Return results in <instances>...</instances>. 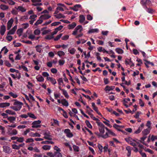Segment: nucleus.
Here are the masks:
<instances>
[{
	"instance_id": "obj_1",
	"label": "nucleus",
	"mask_w": 157,
	"mask_h": 157,
	"mask_svg": "<svg viewBox=\"0 0 157 157\" xmlns=\"http://www.w3.org/2000/svg\"><path fill=\"white\" fill-rule=\"evenodd\" d=\"M15 101L13 105L16 106H12L10 107L11 109L16 111H18L20 110L22 107V105H23L22 102L18 101L15 100Z\"/></svg>"
},
{
	"instance_id": "obj_2",
	"label": "nucleus",
	"mask_w": 157,
	"mask_h": 157,
	"mask_svg": "<svg viewBox=\"0 0 157 157\" xmlns=\"http://www.w3.org/2000/svg\"><path fill=\"white\" fill-rule=\"evenodd\" d=\"M96 123L99 127V130L101 134H103L105 132V126L101 122L96 121Z\"/></svg>"
},
{
	"instance_id": "obj_3",
	"label": "nucleus",
	"mask_w": 157,
	"mask_h": 157,
	"mask_svg": "<svg viewBox=\"0 0 157 157\" xmlns=\"http://www.w3.org/2000/svg\"><path fill=\"white\" fill-rule=\"evenodd\" d=\"M79 30L80 33L81 32L82 30V27L81 25H78L75 28L72 33V34L73 35H76L78 31Z\"/></svg>"
},
{
	"instance_id": "obj_4",
	"label": "nucleus",
	"mask_w": 157,
	"mask_h": 157,
	"mask_svg": "<svg viewBox=\"0 0 157 157\" xmlns=\"http://www.w3.org/2000/svg\"><path fill=\"white\" fill-rule=\"evenodd\" d=\"M41 122V121L40 120L35 121L32 123V124L33 125L32 127L33 128H37L40 127V126L39 124H40Z\"/></svg>"
},
{
	"instance_id": "obj_5",
	"label": "nucleus",
	"mask_w": 157,
	"mask_h": 157,
	"mask_svg": "<svg viewBox=\"0 0 157 157\" xmlns=\"http://www.w3.org/2000/svg\"><path fill=\"white\" fill-rule=\"evenodd\" d=\"M33 3L32 5L34 6H40L42 5L41 3H39L41 2V0H31Z\"/></svg>"
},
{
	"instance_id": "obj_6",
	"label": "nucleus",
	"mask_w": 157,
	"mask_h": 157,
	"mask_svg": "<svg viewBox=\"0 0 157 157\" xmlns=\"http://www.w3.org/2000/svg\"><path fill=\"white\" fill-rule=\"evenodd\" d=\"M64 132L66 134V136L68 137L71 138L73 136V134L71 132L70 130L68 129H65Z\"/></svg>"
},
{
	"instance_id": "obj_7",
	"label": "nucleus",
	"mask_w": 157,
	"mask_h": 157,
	"mask_svg": "<svg viewBox=\"0 0 157 157\" xmlns=\"http://www.w3.org/2000/svg\"><path fill=\"white\" fill-rule=\"evenodd\" d=\"M13 22V20L12 18H11L8 22L7 23V29L10 30L12 27Z\"/></svg>"
},
{
	"instance_id": "obj_8",
	"label": "nucleus",
	"mask_w": 157,
	"mask_h": 157,
	"mask_svg": "<svg viewBox=\"0 0 157 157\" xmlns=\"http://www.w3.org/2000/svg\"><path fill=\"white\" fill-rule=\"evenodd\" d=\"M6 31V26L3 25L1 26L0 28V34L2 36L3 35Z\"/></svg>"
},
{
	"instance_id": "obj_9",
	"label": "nucleus",
	"mask_w": 157,
	"mask_h": 157,
	"mask_svg": "<svg viewBox=\"0 0 157 157\" xmlns=\"http://www.w3.org/2000/svg\"><path fill=\"white\" fill-rule=\"evenodd\" d=\"M81 7V6L80 5L76 4L75 5L74 7H70V8L74 11H77L78 10V9L80 8Z\"/></svg>"
},
{
	"instance_id": "obj_10",
	"label": "nucleus",
	"mask_w": 157,
	"mask_h": 157,
	"mask_svg": "<svg viewBox=\"0 0 157 157\" xmlns=\"http://www.w3.org/2000/svg\"><path fill=\"white\" fill-rule=\"evenodd\" d=\"M144 124L143 123L142 124L140 125V127L138 128V129L134 132V133L136 134L139 133L142 130V129L144 128Z\"/></svg>"
},
{
	"instance_id": "obj_11",
	"label": "nucleus",
	"mask_w": 157,
	"mask_h": 157,
	"mask_svg": "<svg viewBox=\"0 0 157 157\" xmlns=\"http://www.w3.org/2000/svg\"><path fill=\"white\" fill-rule=\"evenodd\" d=\"M51 17V16H50L48 14H44V15H41L40 16V17L39 18L41 19L42 20H44L48 19V18Z\"/></svg>"
},
{
	"instance_id": "obj_12",
	"label": "nucleus",
	"mask_w": 157,
	"mask_h": 157,
	"mask_svg": "<svg viewBox=\"0 0 157 157\" xmlns=\"http://www.w3.org/2000/svg\"><path fill=\"white\" fill-rule=\"evenodd\" d=\"M151 129V128L149 129L148 128H146L144 129L142 132L143 135L146 136L147 135L150 133Z\"/></svg>"
},
{
	"instance_id": "obj_13",
	"label": "nucleus",
	"mask_w": 157,
	"mask_h": 157,
	"mask_svg": "<svg viewBox=\"0 0 157 157\" xmlns=\"http://www.w3.org/2000/svg\"><path fill=\"white\" fill-rule=\"evenodd\" d=\"M144 9H145V10L148 13L151 14H152L155 12V10H154L153 9L151 8H148L147 7L146 8H145Z\"/></svg>"
},
{
	"instance_id": "obj_14",
	"label": "nucleus",
	"mask_w": 157,
	"mask_h": 157,
	"mask_svg": "<svg viewBox=\"0 0 157 157\" xmlns=\"http://www.w3.org/2000/svg\"><path fill=\"white\" fill-rule=\"evenodd\" d=\"M76 25L75 22H73L72 24H69L67 26L68 29H73Z\"/></svg>"
},
{
	"instance_id": "obj_15",
	"label": "nucleus",
	"mask_w": 157,
	"mask_h": 157,
	"mask_svg": "<svg viewBox=\"0 0 157 157\" xmlns=\"http://www.w3.org/2000/svg\"><path fill=\"white\" fill-rule=\"evenodd\" d=\"M115 87L114 86H107L105 88V91H109L113 90Z\"/></svg>"
},
{
	"instance_id": "obj_16",
	"label": "nucleus",
	"mask_w": 157,
	"mask_h": 157,
	"mask_svg": "<svg viewBox=\"0 0 157 157\" xmlns=\"http://www.w3.org/2000/svg\"><path fill=\"white\" fill-rule=\"evenodd\" d=\"M144 60L145 62V63H144V64L147 68H148L149 67V66L148 65V64H151L152 66H154V64L153 63L151 62L146 59H144Z\"/></svg>"
},
{
	"instance_id": "obj_17",
	"label": "nucleus",
	"mask_w": 157,
	"mask_h": 157,
	"mask_svg": "<svg viewBox=\"0 0 157 157\" xmlns=\"http://www.w3.org/2000/svg\"><path fill=\"white\" fill-rule=\"evenodd\" d=\"M3 148L4 151L6 153H9L11 152L10 148L8 146H3Z\"/></svg>"
},
{
	"instance_id": "obj_18",
	"label": "nucleus",
	"mask_w": 157,
	"mask_h": 157,
	"mask_svg": "<svg viewBox=\"0 0 157 157\" xmlns=\"http://www.w3.org/2000/svg\"><path fill=\"white\" fill-rule=\"evenodd\" d=\"M103 134H97V135L99 137H101L104 139H106L109 137V135L108 134V133L106 132L105 134L103 135Z\"/></svg>"
},
{
	"instance_id": "obj_19",
	"label": "nucleus",
	"mask_w": 157,
	"mask_h": 157,
	"mask_svg": "<svg viewBox=\"0 0 157 157\" xmlns=\"http://www.w3.org/2000/svg\"><path fill=\"white\" fill-rule=\"evenodd\" d=\"M10 105L9 103L5 102L0 103V107L4 108L6 106H9Z\"/></svg>"
},
{
	"instance_id": "obj_20",
	"label": "nucleus",
	"mask_w": 157,
	"mask_h": 157,
	"mask_svg": "<svg viewBox=\"0 0 157 157\" xmlns=\"http://www.w3.org/2000/svg\"><path fill=\"white\" fill-rule=\"evenodd\" d=\"M42 47V45H36L35 47L36 51L39 53H41L42 50V49L41 48Z\"/></svg>"
},
{
	"instance_id": "obj_21",
	"label": "nucleus",
	"mask_w": 157,
	"mask_h": 157,
	"mask_svg": "<svg viewBox=\"0 0 157 157\" xmlns=\"http://www.w3.org/2000/svg\"><path fill=\"white\" fill-rule=\"evenodd\" d=\"M62 104L66 106H67L68 105V101L65 99H63L62 100Z\"/></svg>"
},
{
	"instance_id": "obj_22",
	"label": "nucleus",
	"mask_w": 157,
	"mask_h": 157,
	"mask_svg": "<svg viewBox=\"0 0 157 157\" xmlns=\"http://www.w3.org/2000/svg\"><path fill=\"white\" fill-rule=\"evenodd\" d=\"M79 21L81 23L83 22L85 19V17L82 15H80L79 16Z\"/></svg>"
},
{
	"instance_id": "obj_23",
	"label": "nucleus",
	"mask_w": 157,
	"mask_h": 157,
	"mask_svg": "<svg viewBox=\"0 0 157 157\" xmlns=\"http://www.w3.org/2000/svg\"><path fill=\"white\" fill-rule=\"evenodd\" d=\"M103 119L105 120L106 121H103V122L105 124V125H107V126H108V127H109L110 128H111L112 127V126L110 125L109 123V121L107 120H106V119L105 118H103Z\"/></svg>"
},
{
	"instance_id": "obj_24",
	"label": "nucleus",
	"mask_w": 157,
	"mask_h": 157,
	"mask_svg": "<svg viewBox=\"0 0 157 157\" xmlns=\"http://www.w3.org/2000/svg\"><path fill=\"white\" fill-rule=\"evenodd\" d=\"M98 30L97 29H91L89 30L88 33H98Z\"/></svg>"
},
{
	"instance_id": "obj_25",
	"label": "nucleus",
	"mask_w": 157,
	"mask_h": 157,
	"mask_svg": "<svg viewBox=\"0 0 157 157\" xmlns=\"http://www.w3.org/2000/svg\"><path fill=\"white\" fill-rule=\"evenodd\" d=\"M116 52L118 54H122L124 52L123 50L121 48H117L115 49Z\"/></svg>"
},
{
	"instance_id": "obj_26",
	"label": "nucleus",
	"mask_w": 157,
	"mask_h": 157,
	"mask_svg": "<svg viewBox=\"0 0 157 157\" xmlns=\"http://www.w3.org/2000/svg\"><path fill=\"white\" fill-rule=\"evenodd\" d=\"M1 9L3 10H7L9 8L8 6L3 4H1L0 6Z\"/></svg>"
},
{
	"instance_id": "obj_27",
	"label": "nucleus",
	"mask_w": 157,
	"mask_h": 157,
	"mask_svg": "<svg viewBox=\"0 0 157 157\" xmlns=\"http://www.w3.org/2000/svg\"><path fill=\"white\" fill-rule=\"evenodd\" d=\"M5 112L6 113H8L9 114L12 115H14L16 114V113L15 112L13 111L12 110H10L9 109H7L6 110Z\"/></svg>"
},
{
	"instance_id": "obj_28",
	"label": "nucleus",
	"mask_w": 157,
	"mask_h": 157,
	"mask_svg": "<svg viewBox=\"0 0 157 157\" xmlns=\"http://www.w3.org/2000/svg\"><path fill=\"white\" fill-rule=\"evenodd\" d=\"M15 8H16L17 10H19L22 12H25L26 10V9L22 6H19L17 8L15 7Z\"/></svg>"
},
{
	"instance_id": "obj_29",
	"label": "nucleus",
	"mask_w": 157,
	"mask_h": 157,
	"mask_svg": "<svg viewBox=\"0 0 157 157\" xmlns=\"http://www.w3.org/2000/svg\"><path fill=\"white\" fill-rule=\"evenodd\" d=\"M17 133V130L16 129H13L11 132H9V134L10 135H16Z\"/></svg>"
},
{
	"instance_id": "obj_30",
	"label": "nucleus",
	"mask_w": 157,
	"mask_h": 157,
	"mask_svg": "<svg viewBox=\"0 0 157 157\" xmlns=\"http://www.w3.org/2000/svg\"><path fill=\"white\" fill-rule=\"evenodd\" d=\"M140 3L142 5L144 9L146 8L147 7V6L146 5L145 1L144 0H141Z\"/></svg>"
},
{
	"instance_id": "obj_31",
	"label": "nucleus",
	"mask_w": 157,
	"mask_h": 157,
	"mask_svg": "<svg viewBox=\"0 0 157 157\" xmlns=\"http://www.w3.org/2000/svg\"><path fill=\"white\" fill-rule=\"evenodd\" d=\"M63 94L65 96V97L67 98H68L69 96L68 94V93L67 91L64 90H62Z\"/></svg>"
},
{
	"instance_id": "obj_32",
	"label": "nucleus",
	"mask_w": 157,
	"mask_h": 157,
	"mask_svg": "<svg viewBox=\"0 0 157 157\" xmlns=\"http://www.w3.org/2000/svg\"><path fill=\"white\" fill-rule=\"evenodd\" d=\"M23 31V29L22 28H20L18 29L17 32V34L20 36L21 35Z\"/></svg>"
},
{
	"instance_id": "obj_33",
	"label": "nucleus",
	"mask_w": 157,
	"mask_h": 157,
	"mask_svg": "<svg viewBox=\"0 0 157 157\" xmlns=\"http://www.w3.org/2000/svg\"><path fill=\"white\" fill-rule=\"evenodd\" d=\"M146 138V136H143V137L140 138V139L141 140H139V141L144 144H145L144 143V140Z\"/></svg>"
},
{
	"instance_id": "obj_34",
	"label": "nucleus",
	"mask_w": 157,
	"mask_h": 157,
	"mask_svg": "<svg viewBox=\"0 0 157 157\" xmlns=\"http://www.w3.org/2000/svg\"><path fill=\"white\" fill-rule=\"evenodd\" d=\"M128 139H125V140L128 142V143L131 145L133 146L134 147L136 146V144L134 142H132V141H128Z\"/></svg>"
},
{
	"instance_id": "obj_35",
	"label": "nucleus",
	"mask_w": 157,
	"mask_h": 157,
	"mask_svg": "<svg viewBox=\"0 0 157 157\" xmlns=\"http://www.w3.org/2000/svg\"><path fill=\"white\" fill-rule=\"evenodd\" d=\"M36 78L38 82H42L44 81V78L42 76H40L39 77H36Z\"/></svg>"
},
{
	"instance_id": "obj_36",
	"label": "nucleus",
	"mask_w": 157,
	"mask_h": 157,
	"mask_svg": "<svg viewBox=\"0 0 157 157\" xmlns=\"http://www.w3.org/2000/svg\"><path fill=\"white\" fill-rule=\"evenodd\" d=\"M42 144H54V142L53 141H43L41 142Z\"/></svg>"
},
{
	"instance_id": "obj_37",
	"label": "nucleus",
	"mask_w": 157,
	"mask_h": 157,
	"mask_svg": "<svg viewBox=\"0 0 157 157\" xmlns=\"http://www.w3.org/2000/svg\"><path fill=\"white\" fill-rule=\"evenodd\" d=\"M55 157H62V155L60 152H55Z\"/></svg>"
},
{
	"instance_id": "obj_38",
	"label": "nucleus",
	"mask_w": 157,
	"mask_h": 157,
	"mask_svg": "<svg viewBox=\"0 0 157 157\" xmlns=\"http://www.w3.org/2000/svg\"><path fill=\"white\" fill-rule=\"evenodd\" d=\"M7 119L10 122H12L13 121H14L16 119V118L14 117H10L7 118Z\"/></svg>"
},
{
	"instance_id": "obj_39",
	"label": "nucleus",
	"mask_w": 157,
	"mask_h": 157,
	"mask_svg": "<svg viewBox=\"0 0 157 157\" xmlns=\"http://www.w3.org/2000/svg\"><path fill=\"white\" fill-rule=\"evenodd\" d=\"M27 114L30 117L36 119V117L35 116V115L31 113H27Z\"/></svg>"
},
{
	"instance_id": "obj_40",
	"label": "nucleus",
	"mask_w": 157,
	"mask_h": 157,
	"mask_svg": "<svg viewBox=\"0 0 157 157\" xmlns=\"http://www.w3.org/2000/svg\"><path fill=\"white\" fill-rule=\"evenodd\" d=\"M50 146L45 145L42 147V148L44 150H50Z\"/></svg>"
},
{
	"instance_id": "obj_41",
	"label": "nucleus",
	"mask_w": 157,
	"mask_h": 157,
	"mask_svg": "<svg viewBox=\"0 0 157 157\" xmlns=\"http://www.w3.org/2000/svg\"><path fill=\"white\" fill-rule=\"evenodd\" d=\"M85 123L87 126L89 128H92V126L91 125L90 123L88 120H86L85 121Z\"/></svg>"
},
{
	"instance_id": "obj_42",
	"label": "nucleus",
	"mask_w": 157,
	"mask_h": 157,
	"mask_svg": "<svg viewBox=\"0 0 157 157\" xmlns=\"http://www.w3.org/2000/svg\"><path fill=\"white\" fill-rule=\"evenodd\" d=\"M95 56L98 60L100 61L101 60V57L100 56V53L98 52H95Z\"/></svg>"
},
{
	"instance_id": "obj_43",
	"label": "nucleus",
	"mask_w": 157,
	"mask_h": 157,
	"mask_svg": "<svg viewBox=\"0 0 157 157\" xmlns=\"http://www.w3.org/2000/svg\"><path fill=\"white\" fill-rule=\"evenodd\" d=\"M53 36L51 35H48L45 37V39L48 40H50L53 38Z\"/></svg>"
},
{
	"instance_id": "obj_44",
	"label": "nucleus",
	"mask_w": 157,
	"mask_h": 157,
	"mask_svg": "<svg viewBox=\"0 0 157 157\" xmlns=\"http://www.w3.org/2000/svg\"><path fill=\"white\" fill-rule=\"evenodd\" d=\"M42 19H39L35 23L34 25H38L41 24L43 22Z\"/></svg>"
},
{
	"instance_id": "obj_45",
	"label": "nucleus",
	"mask_w": 157,
	"mask_h": 157,
	"mask_svg": "<svg viewBox=\"0 0 157 157\" xmlns=\"http://www.w3.org/2000/svg\"><path fill=\"white\" fill-rule=\"evenodd\" d=\"M73 147L74 151L76 152L79 151V147L78 146L75 145H74Z\"/></svg>"
},
{
	"instance_id": "obj_46",
	"label": "nucleus",
	"mask_w": 157,
	"mask_h": 157,
	"mask_svg": "<svg viewBox=\"0 0 157 157\" xmlns=\"http://www.w3.org/2000/svg\"><path fill=\"white\" fill-rule=\"evenodd\" d=\"M47 155L48 156L50 157H55V152L53 154L52 152H49L47 153Z\"/></svg>"
},
{
	"instance_id": "obj_47",
	"label": "nucleus",
	"mask_w": 157,
	"mask_h": 157,
	"mask_svg": "<svg viewBox=\"0 0 157 157\" xmlns=\"http://www.w3.org/2000/svg\"><path fill=\"white\" fill-rule=\"evenodd\" d=\"M130 63H132L131 59H126L125 61V64L126 65H130Z\"/></svg>"
},
{
	"instance_id": "obj_48",
	"label": "nucleus",
	"mask_w": 157,
	"mask_h": 157,
	"mask_svg": "<svg viewBox=\"0 0 157 157\" xmlns=\"http://www.w3.org/2000/svg\"><path fill=\"white\" fill-rule=\"evenodd\" d=\"M65 54L64 52L62 51H59L58 52V55L59 56L61 57L62 56H64Z\"/></svg>"
},
{
	"instance_id": "obj_49",
	"label": "nucleus",
	"mask_w": 157,
	"mask_h": 157,
	"mask_svg": "<svg viewBox=\"0 0 157 157\" xmlns=\"http://www.w3.org/2000/svg\"><path fill=\"white\" fill-rule=\"evenodd\" d=\"M62 34L60 33L59 34V35H57L54 39V40L55 41H56L58 40L62 36Z\"/></svg>"
},
{
	"instance_id": "obj_50",
	"label": "nucleus",
	"mask_w": 157,
	"mask_h": 157,
	"mask_svg": "<svg viewBox=\"0 0 157 157\" xmlns=\"http://www.w3.org/2000/svg\"><path fill=\"white\" fill-rule=\"evenodd\" d=\"M9 94L14 98H16L17 97V95L16 94H14L12 92L9 93Z\"/></svg>"
},
{
	"instance_id": "obj_51",
	"label": "nucleus",
	"mask_w": 157,
	"mask_h": 157,
	"mask_svg": "<svg viewBox=\"0 0 157 157\" xmlns=\"http://www.w3.org/2000/svg\"><path fill=\"white\" fill-rule=\"evenodd\" d=\"M31 136H33V137H35V136L40 137V134L37 133H33L32 132Z\"/></svg>"
},
{
	"instance_id": "obj_52",
	"label": "nucleus",
	"mask_w": 157,
	"mask_h": 157,
	"mask_svg": "<svg viewBox=\"0 0 157 157\" xmlns=\"http://www.w3.org/2000/svg\"><path fill=\"white\" fill-rule=\"evenodd\" d=\"M6 38L7 40L10 41L12 40L13 37L12 36H10L9 35H7Z\"/></svg>"
},
{
	"instance_id": "obj_53",
	"label": "nucleus",
	"mask_w": 157,
	"mask_h": 157,
	"mask_svg": "<svg viewBox=\"0 0 157 157\" xmlns=\"http://www.w3.org/2000/svg\"><path fill=\"white\" fill-rule=\"evenodd\" d=\"M17 141L20 143L24 141V138L23 137L19 138L18 137V138H17Z\"/></svg>"
},
{
	"instance_id": "obj_54",
	"label": "nucleus",
	"mask_w": 157,
	"mask_h": 157,
	"mask_svg": "<svg viewBox=\"0 0 157 157\" xmlns=\"http://www.w3.org/2000/svg\"><path fill=\"white\" fill-rule=\"evenodd\" d=\"M40 33V30L38 29H36L34 32V34L36 35H39Z\"/></svg>"
},
{
	"instance_id": "obj_55",
	"label": "nucleus",
	"mask_w": 157,
	"mask_h": 157,
	"mask_svg": "<svg viewBox=\"0 0 157 157\" xmlns=\"http://www.w3.org/2000/svg\"><path fill=\"white\" fill-rule=\"evenodd\" d=\"M7 2L11 5H13L15 4V2L12 0H7Z\"/></svg>"
},
{
	"instance_id": "obj_56",
	"label": "nucleus",
	"mask_w": 157,
	"mask_h": 157,
	"mask_svg": "<svg viewBox=\"0 0 157 157\" xmlns=\"http://www.w3.org/2000/svg\"><path fill=\"white\" fill-rule=\"evenodd\" d=\"M15 32V31L11 29L8 32L7 35L13 34Z\"/></svg>"
},
{
	"instance_id": "obj_57",
	"label": "nucleus",
	"mask_w": 157,
	"mask_h": 157,
	"mask_svg": "<svg viewBox=\"0 0 157 157\" xmlns=\"http://www.w3.org/2000/svg\"><path fill=\"white\" fill-rule=\"evenodd\" d=\"M44 134V136L52 137L50 132L48 131H47L46 132H45Z\"/></svg>"
},
{
	"instance_id": "obj_58",
	"label": "nucleus",
	"mask_w": 157,
	"mask_h": 157,
	"mask_svg": "<svg viewBox=\"0 0 157 157\" xmlns=\"http://www.w3.org/2000/svg\"><path fill=\"white\" fill-rule=\"evenodd\" d=\"M58 81L59 83V85H61V83H63V78H59L58 80Z\"/></svg>"
},
{
	"instance_id": "obj_59",
	"label": "nucleus",
	"mask_w": 157,
	"mask_h": 157,
	"mask_svg": "<svg viewBox=\"0 0 157 157\" xmlns=\"http://www.w3.org/2000/svg\"><path fill=\"white\" fill-rule=\"evenodd\" d=\"M12 147L13 149L18 150L19 149V147L18 145H17L16 144H13L12 146Z\"/></svg>"
},
{
	"instance_id": "obj_60",
	"label": "nucleus",
	"mask_w": 157,
	"mask_h": 157,
	"mask_svg": "<svg viewBox=\"0 0 157 157\" xmlns=\"http://www.w3.org/2000/svg\"><path fill=\"white\" fill-rule=\"evenodd\" d=\"M34 141L33 139L32 138H28L26 141V143H29V142H32Z\"/></svg>"
},
{
	"instance_id": "obj_61",
	"label": "nucleus",
	"mask_w": 157,
	"mask_h": 157,
	"mask_svg": "<svg viewBox=\"0 0 157 157\" xmlns=\"http://www.w3.org/2000/svg\"><path fill=\"white\" fill-rule=\"evenodd\" d=\"M141 113L140 112H137L136 114L134 115V117L136 119H138L139 118L140 114Z\"/></svg>"
},
{
	"instance_id": "obj_62",
	"label": "nucleus",
	"mask_w": 157,
	"mask_h": 157,
	"mask_svg": "<svg viewBox=\"0 0 157 157\" xmlns=\"http://www.w3.org/2000/svg\"><path fill=\"white\" fill-rule=\"evenodd\" d=\"M69 37V36L68 35H66L63 36L62 38V39L63 40H67Z\"/></svg>"
},
{
	"instance_id": "obj_63",
	"label": "nucleus",
	"mask_w": 157,
	"mask_h": 157,
	"mask_svg": "<svg viewBox=\"0 0 157 157\" xmlns=\"http://www.w3.org/2000/svg\"><path fill=\"white\" fill-rule=\"evenodd\" d=\"M59 65H63L65 63V61L64 60H59Z\"/></svg>"
},
{
	"instance_id": "obj_64",
	"label": "nucleus",
	"mask_w": 157,
	"mask_h": 157,
	"mask_svg": "<svg viewBox=\"0 0 157 157\" xmlns=\"http://www.w3.org/2000/svg\"><path fill=\"white\" fill-rule=\"evenodd\" d=\"M87 19L88 20L91 21L93 19V17L92 16H91V15L90 14H88L87 15Z\"/></svg>"
}]
</instances>
